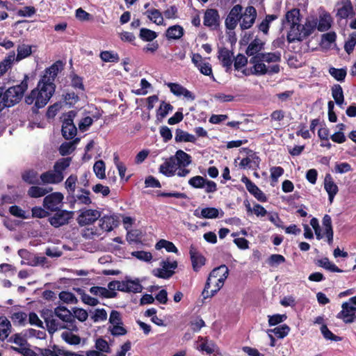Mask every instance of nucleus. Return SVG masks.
I'll list each match as a JSON object with an SVG mask.
<instances>
[{
  "label": "nucleus",
  "instance_id": "obj_48",
  "mask_svg": "<svg viewBox=\"0 0 356 356\" xmlns=\"http://www.w3.org/2000/svg\"><path fill=\"white\" fill-rule=\"evenodd\" d=\"M40 356H62L63 350L56 346L48 348H40Z\"/></svg>",
  "mask_w": 356,
  "mask_h": 356
},
{
  "label": "nucleus",
  "instance_id": "obj_4",
  "mask_svg": "<svg viewBox=\"0 0 356 356\" xmlns=\"http://www.w3.org/2000/svg\"><path fill=\"white\" fill-rule=\"evenodd\" d=\"M28 88L26 81H23L19 85L10 87L7 90L0 88V112L6 107L17 104Z\"/></svg>",
  "mask_w": 356,
  "mask_h": 356
},
{
  "label": "nucleus",
  "instance_id": "obj_63",
  "mask_svg": "<svg viewBox=\"0 0 356 356\" xmlns=\"http://www.w3.org/2000/svg\"><path fill=\"white\" fill-rule=\"evenodd\" d=\"M10 213L17 218H20L22 219H27L29 218V215H26V213L25 211L22 210L20 207L18 206H12L9 209Z\"/></svg>",
  "mask_w": 356,
  "mask_h": 356
},
{
  "label": "nucleus",
  "instance_id": "obj_40",
  "mask_svg": "<svg viewBox=\"0 0 356 356\" xmlns=\"http://www.w3.org/2000/svg\"><path fill=\"white\" fill-rule=\"evenodd\" d=\"M17 51V55L15 60H16V61H19L31 54L32 46L26 44H22L18 45Z\"/></svg>",
  "mask_w": 356,
  "mask_h": 356
},
{
  "label": "nucleus",
  "instance_id": "obj_44",
  "mask_svg": "<svg viewBox=\"0 0 356 356\" xmlns=\"http://www.w3.org/2000/svg\"><path fill=\"white\" fill-rule=\"evenodd\" d=\"M90 292L97 296L103 298H113L115 295V292L111 291L104 287L92 286L90 289Z\"/></svg>",
  "mask_w": 356,
  "mask_h": 356
},
{
  "label": "nucleus",
  "instance_id": "obj_20",
  "mask_svg": "<svg viewBox=\"0 0 356 356\" xmlns=\"http://www.w3.org/2000/svg\"><path fill=\"white\" fill-rule=\"evenodd\" d=\"M247 156L245 158L241 159L239 163V166L241 168H252L256 169L259 168L260 163V159L255 152L252 150H246Z\"/></svg>",
  "mask_w": 356,
  "mask_h": 356
},
{
  "label": "nucleus",
  "instance_id": "obj_62",
  "mask_svg": "<svg viewBox=\"0 0 356 356\" xmlns=\"http://www.w3.org/2000/svg\"><path fill=\"white\" fill-rule=\"evenodd\" d=\"M285 262L284 256L278 254H274L270 256L268 259V264L272 267H277L278 265Z\"/></svg>",
  "mask_w": 356,
  "mask_h": 356
},
{
  "label": "nucleus",
  "instance_id": "obj_21",
  "mask_svg": "<svg viewBox=\"0 0 356 356\" xmlns=\"http://www.w3.org/2000/svg\"><path fill=\"white\" fill-rule=\"evenodd\" d=\"M241 181L245 185L248 192L253 195L259 201L261 202L267 201L265 194L247 177H243Z\"/></svg>",
  "mask_w": 356,
  "mask_h": 356
},
{
  "label": "nucleus",
  "instance_id": "obj_53",
  "mask_svg": "<svg viewBox=\"0 0 356 356\" xmlns=\"http://www.w3.org/2000/svg\"><path fill=\"white\" fill-rule=\"evenodd\" d=\"M71 159L65 158L58 161L54 165V169L60 174H63V171L69 167Z\"/></svg>",
  "mask_w": 356,
  "mask_h": 356
},
{
  "label": "nucleus",
  "instance_id": "obj_8",
  "mask_svg": "<svg viewBox=\"0 0 356 356\" xmlns=\"http://www.w3.org/2000/svg\"><path fill=\"white\" fill-rule=\"evenodd\" d=\"M177 267V262L168 258L161 262L160 268L152 270V274L159 278L168 279L175 273Z\"/></svg>",
  "mask_w": 356,
  "mask_h": 356
},
{
  "label": "nucleus",
  "instance_id": "obj_32",
  "mask_svg": "<svg viewBox=\"0 0 356 356\" xmlns=\"http://www.w3.org/2000/svg\"><path fill=\"white\" fill-rule=\"evenodd\" d=\"M218 58L222 65L227 68V70L231 67L233 62V54L229 50L225 48L220 49Z\"/></svg>",
  "mask_w": 356,
  "mask_h": 356
},
{
  "label": "nucleus",
  "instance_id": "obj_35",
  "mask_svg": "<svg viewBox=\"0 0 356 356\" xmlns=\"http://www.w3.org/2000/svg\"><path fill=\"white\" fill-rule=\"evenodd\" d=\"M184 29L179 25L170 26L166 31V38L169 40L179 39L184 35Z\"/></svg>",
  "mask_w": 356,
  "mask_h": 356
},
{
  "label": "nucleus",
  "instance_id": "obj_64",
  "mask_svg": "<svg viewBox=\"0 0 356 356\" xmlns=\"http://www.w3.org/2000/svg\"><path fill=\"white\" fill-rule=\"evenodd\" d=\"M74 142L64 143L60 145L59 152L61 155L65 156L71 154L74 151Z\"/></svg>",
  "mask_w": 356,
  "mask_h": 356
},
{
  "label": "nucleus",
  "instance_id": "obj_23",
  "mask_svg": "<svg viewBox=\"0 0 356 356\" xmlns=\"http://www.w3.org/2000/svg\"><path fill=\"white\" fill-rule=\"evenodd\" d=\"M40 178L44 184H56L63 180L64 176L63 174H60L54 169L41 174Z\"/></svg>",
  "mask_w": 356,
  "mask_h": 356
},
{
  "label": "nucleus",
  "instance_id": "obj_43",
  "mask_svg": "<svg viewBox=\"0 0 356 356\" xmlns=\"http://www.w3.org/2000/svg\"><path fill=\"white\" fill-rule=\"evenodd\" d=\"M155 248L156 250H161L162 248H165V250L168 252H174L177 253L178 249L177 247L174 245V243L171 241L165 240V239H161L159 240L155 245Z\"/></svg>",
  "mask_w": 356,
  "mask_h": 356
},
{
  "label": "nucleus",
  "instance_id": "obj_47",
  "mask_svg": "<svg viewBox=\"0 0 356 356\" xmlns=\"http://www.w3.org/2000/svg\"><path fill=\"white\" fill-rule=\"evenodd\" d=\"M332 95L336 104L341 106L344 102V97L342 88L339 85H334L332 87Z\"/></svg>",
  "mask_w": 356,
  "mask_h": 356
},
{
  "label": "nucleus",
  "instance_id": "obj_24",
  "mask_svg": "<svg viewBox=\"0 0 356 356\" xmlns=\"http://www.w3.org/2000/svg\"><path fill=\"white\" fill-rule=\"evenodd\" d=\"M168 87L170 88V92L177 97L184 96L186 99L191 101L195 99V95L183 87L180 84L175 83H168Z\"/></svg>",
  "mask_w": 356,
  "mask_h": 356
},
{
  "label": "nucleus",
  "instance_id": "obj_51",
  "mask_svg": "<svg viewBox=\"0 0 356 356\" xmlns=\"http://www.w3.org/2000/svg\"><path fill=\"white\" fill-rule=\"evenodd\" d=\"M329 73L337 81H342L344 80V79L346 76V70L344 68L337 69L335 67H330Z\"/></svg>",
  "mask_w": 356,
  "mask_h": 356
},
{
  "label": "nucleus",
  "instance_id": "obj_45",
  "mask_svg": "<svg viewBox=\"0 0 356 356\" xmlns=\"http://www.w3.org/2000/svg\"><path fill=\"white\" fill-rule=\"evenodd\" d=\"M99 57L106 63H118L120 60L118 54L113 51H103L100 53Z\"/></svg>",
  "mask_w": 356,
  "mask_h": 356
},
{
  "label": "nucleus",
  "instance_id": "obj_26",
  "mask_svg": "<svg viewBox=\"0 0 356 356\" xmlns=\"http://www.w3.org/2000/svg\"><path fill=\"white\" fill-rule=\"evenodd\" d=\"M54 314L59 319L66 323H69V325L75 323V320H74L72 312L65 307L59 306L56 307L54 309Z\"/></svg>",
  "mask_w": 356,
  "mask_h": 356
},
{
  "label": "nucleus",
  "instance_id": "obj_29",
  "mask_svg": "<svg viewBox=\"0 0 356 356\" xmlns=\"http://www.w3.org/2000/svg\"><path fill=\"white\" fill-rule=\"evenodd\" d=\"M172 156L181 169L186 168L192 163L191 156L183 150L177 151Z\"/></svg>",
  "mask_w": 356,
  "mask_h": 356
},
{
  "label": "nucleus",
  "instance_id": "obj_61",
  "mask_svg": "<svg viewBox=\"0 0 356 356\" xmlns=\"http://www.w3.org/2000/svg\"><path fill=\"white\" fill-rule=\"evenodd\" d=\"M219 211L213 207H207L201 210L202 218H216L218 216Z\"/></svg>",
  "mask_w": 356,
  "mask_h": 356
},
{
  "label": "nucleus",
  "instance_id": "obj_27",
  "mask_svg": "<svg viewBox=\"0 0 356 356\" xmlns=\"http://www.w3.org/2000/svg\"><path fill=\"white\" fill-rule=\"evenodd\" d=\"M324 188L328 194L330 202L332 203L334 196L338 193L339 188L330 174H327L325 177Z\"/></svg>",
  "mask_w": 356,
  "mask_h": 356
},
{
  "label": "nucleus",
  "instance_id": "obj_18",
  "mask_svg": "<svg viewBox=\"0 0 356 356\" xmlns=\"http://www.w3.org/2000/svg\"><path fill=\"white\" fill-rule=\"evenodd\" d=\"M101 214L98 210L86 209L81 212L77 220L78 223L81 225H87L94 222L100 217Z\"/></svg>",
  "mask_w": 356,
  "mask_h": 356
},
{
  "label": "nucleus",
  "instance_id": "obj_60",
  "mask_svg": "<svg viewBox=\"0 0 356 356\" xmlns=\"http://www.w3.org/2000/svg\"><path fill=\"white\" fill-rule=\"evenodd\" d=\"M72 314L74 316V319L76 318L81 322H84L85 321L87 320L88 317V312L85 309L81 308H73Z\"/></svg>",
  "mask_w": 356,
  "mask_h": 356
},
{
  "label": "nucleus",
  "instance_id": "obj_17",
  "mask_svg": "<svg viewBox=\"0 0 356 356\" xmlns=\"http://www.w3.org/2000/svg\"><path fill=\"white\" fill-rule=\"evenodd\" d=\"M192 63L199 70L200 73L210 76L213 81H216L213 74L211 65L207 62L199 54H193L191 58Z\"/></svg>",
  "mask_w": 356,
  "mask_h": 356
},
{
  "label": "nucleus",
  "instance_id": "obj_54",
  "mask_svg": "<svg viewBox=\"0 0 356 356\" xmlns=\"http://www.w3.org/2000/svg\"><path fill=\"white\" fill-rule=\"evenodd\" d=\"M93 170L96 176L99 179H104L105 175V164L102 160L97 161L95 163L93 166Z\"/></svg>",
  "mask_w": 356,
  "mask_h": 356
},
{
  "label": "nucleus",
  "instance_id": "obj_57",
  "mask_svg": "<svg viewBox=\"0 0 356 356\" xmlns=\"http://www.w3.org/2000/svg\"><path fill=\"white\" fill-rule=\"evenodd\" d=\"M95 348L97 350H99V352H101L104 354L106 353L111 352V348H110L109 344L105 339H104L102 338H99L96 340Z\"/></svg>",
  "mask_w": 356,
  "mask_h": 356
},
{
  "label": "nucleus",
  "instance_id": "obj_42",
  "mask_svg": "<svg viewBox=\"0 0 356 356\" xmlns=\"http://www.w3.org/2000/svg\"><path fill=\"white\" fill-rule=\"evenodd\" d=\"M316 264L329 271L341 273L342 270L339 269L334 264L330 261L327 257L317 260Z\"/></svg>",
  "mask_w": 356,
  "mask_h": 356
},
{
  "label": "nucleus",
  "instance_id": "obj_34",
  "mask_svg": "<svg viewBox=\"0 0 356 356\" xmlns=\"http://www.w3.org/2000/svg\"><path fill=\"white\" fill-rule=\"evenodd\" d=\"M124 284L122 287V291L132 292V293H140L142 291L143 286L140 284L138 280H125L123 281Z\"/></svg>",
  "mask_w": 356,
  "mask_h": 356
},
{
  "label": "nucleus",
  "instance_id": "obj_1",
  "mask_svg": "<svg viewBox=\"0 0 356 356\" xmlns=\"http://www.w3.org/2000/svg\"><path fill=\"white\" fill-rule=\"evenodd\" d=\"M60 66L59 63H56L44 71L37 87L25 97L27 104H34L36 108H40L48 103L55 91L54 80L60 70Z\"/></svg>",
  "mask_w": 356,
  "mask_h": 356
},
{
  "label": "nucleus",
  "instance_id": "obj_33",
  "mask_svg": "<svg viewBox=\"0 0 356 356\" xmlns=\"http://www.w3.org/2000/svg\"><path fill=\"white\" fill-rule=\"evenodd\" d=\"M145 15L154 24L165 26L162 13L159 10L154 8L148 10L145 13Z\"/></svg>",
  "mask_w": 356,
  "mask_h": 356
},
{
  "label": "nucleus",
  "instance_id": "obj_36",
  "mask_svg": "<svg viewBox=\"0 0 356 356\" xmlns=\"http://www.w3.org/2000/svg\"><path fill=\"white\" fill-rule=\"evenodd\" d=\"M52 191V188H44L38 186H33L28 190V195L33 198L44 196Z\"/></svg>",
  "mask_w": 356,
  "mask_h": 356
},
{
  "label": "nucleus",
  "instance_id": "obj_39",
  "mask_svg": "<svg viewBox=\"0 0 356 356\" xmlns=\"http://www.w3.org/2000/svg\"><path fill=\"white\" fill-rule=\"evenodd\" d=\"M89 195L90 191L81 189L74 196V202L79 204L88 205L92 202Z\"/></svg>",
  "mask_w": 356,
  "mask_h": 356
},
{
  "label": "nucleus",
  "instance_id": "obj_28",
  "mask_svg": "<svg viewBox=\"0 0 356 356\" xmlns=\"http://www.w3.org/2000/svg\"><path fill=\"white\" fill-rule=\"evenodd\" d=\"M332 18L331 15L325 11L320 13L317 22V29L323 32L327 31L332 26Z\"/></svg>",
  "mask_w": 356,
  "mask_h": 356
},
{
  "label": "nucleus",
  "instance_id": "obj_46",
  "mask_svg": "<svg viewBox=\"0 0 356 356\" xmlns=\"http://www.w3.org/2000/svg\"><path fill=\"white\" fill-rule=\"evenodd\" d=\"M158 34L149 29L142 28L140 30L139 38L145 42H152L156 38Z\"/></svg>",
  "mask_w": 356,
  "mask_h": 356
},
{
  "label": "nucleus",
  "instance_id": "obj_56",
  "mask_svg": "<svg viewBox=\"0 0 356 356\" xmlns=\"http://www.w3.org/2000/svg\"><path fill=\"white\" fill-rule=\"evenodd\" d=\"M59 298L63 302L67 304H76L77 299L75 296L69 291H62L59 293Z\"/></svg>",
  "mask_w": 356,
  "mask_h": 356
},
{
  "label": "nucleus",
  "instance_id": "obj_15",
  "mask_svg": "<svg viewBox=\"0 0 356 356\" xmlns=\"http://www.w3.org/2000/svg\"><path fill=\"white\" fill-rule=\"evenodd\" d=\"M64 196L61 193L54 192L43 200V207L51 211H56L62 205Z\"/></svg>",
  "mask_w": 356,
  "mask_h": 356
},
{
  "label": "nucleus",
  "instance_id": "obj_31",
  "mask_svg": "<svg viewBox=\"0 0 356 356\" xmlns=\"http://www.w3.org/2000/svg\"><path fill=\"white\" fill-rule=\"evenodd\" d=\"M354 14L353 7L350 0H343L338 8L337 16L346 18Z\"/></svg>",
  "mask_w": 356,
  "mask_h": 356
},
{
  "label": "nucleus",
  "instance_id": "obj_16",
  "mask_svg": "<svg viewBox=\"0 0 356 356\" xmlns=\"http://www.w3.org/2000/svg\"><path fill=\"white\" fill-rule=\"evenodd\" d=\"M341 309L337 315V318L341 319L345 323H351L355 321L356 306L347 301L342 304Z\"/></svg>",
  "mask_w": 356,
  "mask_h": 356
},
{
  "label": "nucleus",
  "instance_id": "obj_11",
  "mask_svg": "<svg viewBox=\"0 0 356 356\" xmlns=\"http://www.w3.org/2000/svg\"><path fill=\"white\" fill-rule=\"evenodd\" d=\"M74 216L73 211L67 210H58L48 219L49 222L55 228L60 227L69 223Z\"/></svg>",
  "mask_w": 356,
  "mask_h": 356
},
{
  "label": "nucleus",
  "instance_id": "obj_12",
  "mask_svg": "<svg viewBox=\"0 0 356 356\" xmlns=\"http://www.w3.org/2000/svg\"><path fill=\"white\" fill-rule=\"evenodd\" d=\"M243 10L242 6L236 4L229 10L225 20V25L227 29L233 31L236 29L241 19V13Z\"/></svg>",
  "mask_w": 356,
  "mask_h": 356
},
{
  "label": "nucleus",
  "instance_id": "obj_9",
  "mask_svg": "<svg viewBox=\"0 0 356 356\" xmlns=\"http://www.w3.org/2000/svg\"><path fill=\"white\" fill-rule=\"evenodd\" d=\"M118 225V218L115 215H106L99 219V229L95 232H91L92 235L99 236L104 232L112 231Z\"/></svg>",
  "mask_w": 356,
  "mask_h": 356
},
{
  "label": "nucleus",
  "instance_id": "obj_30",
  "mask_svg": "<svg viewBox=\"0 0 356 356\" xmlns=\"http://www.w3.org/2000/svg\"><path fill=\"white\" fill-rule=\"evenodd\" d=\"M265 43L259 38L254 39L248 45L246 49V54L249 56H254L261 54V51L264 49Z\"/></svg>",
  "mask_w": 356,
  "mask_h": 356
},
{
  "label": "nucleus",
  "instance_id": "obj_2",
  "mask_svg": "<svg viewBox=\"0 0 356 356\" xmlns=\"http://www.w3.org/2000/svg\"><path fill=\"white\" fill-rule=\"evenodd\" d=\"M42 317L44 319L47 330L49 333L53 334L58 330H64L61 334V339L70 345H79L81 343V338L75 334L79 330L76 325H64L54 318L53 312L50 310L43 311Z\"/></svg>",
  "mask_w": 356,
  "mask_h": 356
},
{
  "label": "nucleus",
  "instance_id": "obj_14",
  "mask_svg": "<svg viewBox=\"0 0 356 356\" xmlns=\"http://www.w3.org/2000/svg\"><path fill=\"white\" fill-rule=\"evenodd\" d=\"M257 12L254 7L248 6L241 13V19L239 26L241 30H246L250 29L257 18Z\"/></svg>",
  "mask_w": 356,
  "mask_h": 356
},
{
  "label": "nucleus",
  "instance_id": "obj_19",
  "mask_svg": "<svg viewBox=\"0 0 356 356\" xmlns=\"http://www.w3.org/2000/svg\"><path fill=\"white\" fill-rule=\"evenodd\" d=\"M318 18L309 17L307 18L305 24L299 29L300 37L296 40H302L305 38L312 34L317 29Z\"/></svg>",
  "mask_w": 356,
  "mask_h": 356
},
{
  "label": "nucleus",
  "instance_id": "obj_38",
  "mask_svg": "<svg viewBox=\"0 0 356 356\" xmlns=\"http://www.w3.org/2000/svg\"><path fill=\"white\" fill-rule=\"evenodd\" d=\"M175 139L176 142L195 143L196 141L195 136L179 129L176 130Z\"/></svg>",
  "mask_w": 356,
  "mask_h": 356
},
{
  "label": "nucleus",
  "instance_id": "obj_55",
  "mask_svg": "<svg viewBox=\"0 0 356 356\" xmlns=\"http://www.w3.org/2000/svg\"><path fill=\"white\" fill-rule=\"evenodd\" d=\"M10 349L21 354L23 356H40L35 351L29 348V344L25 347H15L11 346Z\"/></svg>",
  "mask_w": 356,
  "mask_h": 356
},
{
  "label": "nucleus",
  "instance_id": "obj_58",
  "mask_svg": "<svg viewBox=\"0 0 356 356\" xmlns=\"http://www.w3.org/2000/svg\"><path fill=\"white\" fill-rule=\"evenodd\" d=\"M172 106H171L169 103L162 102L157 111L158 118L160 117L161 119L165 118L168 113L172 111Z\"/></svg>",
  "mask_w": 356,
  "mask_h": 356
},
{
  "label": "nucleus",
  "instance_id": "obj_50",
  "mask_svg": "<svg viewBox=\"0 0 356 356\" xmlns=\"http://www.w3.org/2000/svg\"><path fill=\"white\" fill-rule=\"evenodd\" d=\"M27 318V315L23 312H16L13 313L11 320L14 324L18 325H24Z\"/></svg>",
  "mask_w": 356,
  "mask_h": 356
},
{
  "label": "nucleus",
  "instance_id": "obj_25",
  "mask_svg": "<svg viewBox=\"0 0 356 356\" xmlns=\"http://www.w3.org/2000/svg\"><path fill=\"white\" fill-rule=\"evenodd\" d=\"M220 16L215 9H208L204 16V24L206 26L216 28L219 25Z\"/></svg>",
  "mask_w": 356,
  "mask_h": 356
},
{
  "label": "nucleus",
  "instance_id": "obj_41",
  "mask_svg": "<svg viewBox=\"0 0 356 356\" xmlns=\"http://www.w3.org/2000/svg\"><path fill=\"white\" fill-rule=\"evenodd\" d=\"M11 324L6 318H0V340H5L10 333Z\"/></svg>",
  "mask_w": 356,
  "mask_h": 356
},
{
  "label": "nucleus",
  "instance_id": "obj_10",
  "mask_svg": "<svg viewBox=\"0 0 356 356\" xmlns=\"http://www.w3.org/2000/svg\"><path fill=\"white\" fill-rule=\"evenodd\" d=\"M188 184L195 188H204L207 193H214L217 191V185L213 181L208 180L200 175L191 177L188 180Z\"/></svg>",
  "mask_w": 356,
  "mask_h": 356
},
{
  "label": "nucleus",
  "instance_id": "obj_52",
  "mask_svg": "<svg viewBox=\"0 0 356 356\" xmlns=\"http://www.w3.org/2000/svg\"><path fill=\"white\" fill-rule=\"evenodd\" d=\"M22 179L29 184H35L38 183V172L34 170L25 172L22 175Z\"/></svg>",
  "mask_w": 356,
  "mask_h": 356
},
{
  "label": "nucleus",
  "instance_id": "obj_59",
  "mask_svg": "<svg viewBox=\"0 0 356 356\" xmlns=\"http://www.w3.org/2000/svg\"><path fill=\"white\" fill-rule=\"evenodd\" d=\"M77 182V177L76 175H70L65 182V188L67 191L73 194L76 189V184Z\"/></svg>",
  "mask_w": 356,
  "mask_h": 356
},
{
  "label": "nucleus",
  "instance_id": "obj_3",
  "mask_svg": "<svg viewBox=\"0 0 356 356\" xmlns=\"http://www.w3.org/2000/svg\"><path fill=\"white\" fill-rule=\"evenodd\" d=\"M228 275L229 269L225 265H221L213 269L202 292L203 298L207 299L214 296L223 286Z\"/></svg>",
  "mask_w": 356,
  "mask_h": 356
},
{
  "label": "nucleus",
  "instance_id": "obj_6",
  "mask_svg": "<svg viewBox=\"0 0 356 356\" xmlns=\"http://www.w3.org/2000/svg\"><path fill=\"white\" fill-rule=\"evenodd\" d=\"M284 26L289 29L287 40L289 42L296 41L298 37H300L299 29L301 27L298 9L293 8L286 13Z\"/></svg>",
  "mask_w": 356,
  "mask_h": 356
},
{
  "label": "nucleus",
  "instance_id": "obj_49",
  "mask_svg": "<svg viewBox=\"0 0 356 356\" xmlns=\"http://www.w3.org/2000/svg\"><path fill=\"white\" fill-rule=\"evenodd\" d=\"M289 327L284 324L275 327L274 329L268 330V333H274L278 338H284L289 334Z\"/></svg>",
  "mask_w": 356,
  "mask_h": 356
},
{
  "label": "nucleus",
  "instance_id": "obj_37",
  "mask_svg": "<svg viewBox=\"0 0 356 356\" xmlns=\"http://www.w3.org/2000/svg\"><path fill=\"white\" fill-rule=\"evenodd\" d=\"M15 59V52H11L0 63V76L3 75L11 67Z\"/></svg>",
  "mask_w": 356,
  "mask_h": 356
},
{
  "label": "nucleus",
  "instance_id": "obj_7",
  "mask_svg": "<svg viewBox=\"0 0 356 356\" xmlns=\"http://www.w3.org/2000/svg\"><path fill=\"white\" fill-rule=\"evenodd\" d=\"M159 172L167 177L177 175L179 177H186L191 171L187 168H179L173 156H171L160 165Z\"/></svg>",
  "mask_w": 356,
  "mask_h": 356
},
{
  "label": "nucleus",
  "instance_id": "obj_22",
  "mask_svg": "<svg viewBox=\"0 0 356 356\" xmlns=\"http://www.w3.org/2000/svg\"><path fill=\"white\" fill-rule=\"evenodd\" d=\"M189 254L193 269L197 272L205 264V258L194 245H191Z\"/></svg>",
  "mask_w": 356,
  "mask_h": 356
},
{
  "label": "nucleus",
  "instance_id": "obj_13",
  "mask_svg": "<svg viewBox=\"0 0 356 356\" xmlns=\"http://www.w3.org/2000/svg\"><path fill=\"white\" fill-rule=\"evenodd\" d=\"M74 117L75 113L72 111L68 112L64 116L62 125V134L66 139L73 138L76 134V127L73 122Z\"/></svg>",
  "mask_w": 356,
  "mask_h": 356
},
{
  "label": "nucleus",
  "instance_id": "obj_5",
  "mask_svg": "<svg viewBox=\"0 0 356 356\" xmlns=\"http://www.w3.org/2000/svg\"><path fill=\"white\" fill-rule=\"evenodd\" d=\"M281 60V53L280 51L262 52L250 60V63L253 65L252 74L256 75H264L267 74L268 67L264 63H278Z\"/></svg>",
  "mask_w": 356,
  "mask_h": 356
}]
</instances>
